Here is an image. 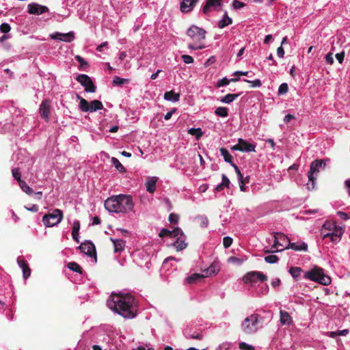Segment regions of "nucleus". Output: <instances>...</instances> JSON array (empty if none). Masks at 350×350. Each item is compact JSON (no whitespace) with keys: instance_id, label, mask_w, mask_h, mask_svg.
<instances>
[{"instance_id":"1","label":"nucleus","mask_w":350,"mask_h":350,"mask_svg":"<svg viewBox=\"0 0 350 350\" xmlns=\"http://www.w3.org/2000/svg\"><path fill=\"white\" fill-rule=\"evenodd\" d=\"M108 301L110 309L126 319H133L137 315V304L135 298L129 294L112 295Z\"/></svg>"},{"instance_id":"2","label":"nucleus","mask_w":350,"mask_h":350,"mask_svg":"<svg viewBox=\"0 0 350 350\" xmlns=\"http://www.w3.org/2000/svg\"><path fill=\"white\" fill-rule=\"evenodd\" d=\"M105 207L109 212L128 213L133 210L134 202L131 196L120 194L108 198Z\"/></svg>"},{"instance_id":"3","label":"nucleus","mask_w":350,"mask_h":350,"mask_svg":"<svg viewBox=\"0 0 350 350\" xmlns=\"http://www.w3.org/2000/svg\"><path fill=\"white\" fill-rule=\"evenodd\" d=\"M206 31L196 25L191 26L187 31V36L191 41L188 44V48L192 50H199L205 48L203 43L206 38Z\"/></svg>"},{"instance_id":"4","label":"nucleus","mask_w":350,"mask_h":350,"mask_svg":"<svg viewBox=\"0 0 350 350\" xmlns=\"http://www.w3.org/2000/svg\"><path fill=\"white\" fill-rule=\"evenodd\" d=\"M325 159H316L310 164V170L308 173L309 182L307 184L308 189H313L315 187L317 174L320 170H324L326 167Z\"/></svg>"},{"instance_id":"5","label":"nucleus","mask_w":350,"mask_h":350,"mask_svg":"<svg viewBox=\"0 0 350 350\" xmlns=\"http://www.w3.org/2000/svg\"><path fill=\"white\" fill-rule=\"evenodd\" d=\"M304 278L324 286L329 285L332 282L330 277L324 273L323 269L317 267L306 272Z\"/></svg>"},{"instance_id":"6","label":"nucleus","mask_w":350,"mask_h":350,"mask_svg":"<svg viewBox=\"0 0 350 350\" xmlns=\"http://www.w3.org/2000/svg\"><path fill=\"white\" fill-rule=\"evenodd\" d=\"M63 216V211L56 208L51 213L45 214L42 217V221L45 226L53 227L61 222Z\"/></svg>"},{"instance_id":"7","label":"nucleus","mask_w":350,"mask_h":350,"mask_svg":"<svg viewBox=\"0 0 350 350\" xmlns=\"http://www.w3.org/2000/svg\"><path fill=\"white\" fill-rule=\"evenodd\" d=\"M260 318L258 314H252L246 317L242 323L241 327L246 334H252L256 332L258 329V321Z\"/></svg>"},{"instance_id":"8","label":"nucleus","mask_w":350,"mask_h":350,"mask_svg":"<svg viewBox=\"0 0 350 350\" xmlns=\"http://www.w3.org/2000/svg\"><path fill=\"white\" fill-rule=\"evenodd\" d=\"M76 80L85 88V91L87 92H95L96 87L94 85L91 78L84 74L79 75Z\"/></svg>"},{"instance_id":"9","label":"nucleus","mask_w":350,"mask_h":350,"mask_svg":"<svg viewBox=\"0 0 350 350\" xmlns=\"http://www.w3.org/2000/svg\"><path fill=\"white\" fill-rule=\"evenodd\" d=\"M79 249L88 256L94 258L95 262H97L96 247L92 241H85L79 246Z\"/></svg>"},{"instance_id":"10","label":"nucleus","mask_w":350,"mask_h":350,"mask_svg":"<svg viewBox=\"0 0 350 350\" xmlns=\"http://www.w3.org/2000/svg\"><path fill=\"white\" fill-rule=\"evenodd\" d=\"M256 145L249 143L247 141L239 138L238 139V143L234 145L231 149L233 150H239L241 152H255Z\"/></svg>"},{"instance_id":"11","label":"nucleus","mask_w":350,"mask_h":350,"mask_svg":"<svg viewBox=\"0 0 350 350\" xmlns=\"http://www.w3.org/2000/svg\"><path fill=\"white\" fill-rule=\"evenodd\" d=\"M257 280L263 282L267 280V277L261 272L250 271L246 273V275L243 278V280L245 284L249 282H255Z\"/></svg>"},{"instance_id":"12","label":"nucleus","mask_w":350,"mask_h":350,"mask_svg":"<svg viewBox=\"0 0 350 350\" xmlns=\"http://www.w3.org/2000/svg\"><path fill=\"white\" fill-rule=\"evenodd\" d=\"M40 114L42 118H43L46 122L49 120V116L51 113V101L49 99H44L39 109Z\"/></svg>"},{"instance_id":"13","label":"nucleus","mask_w":350,"mask_h":350,"mask_svg":"<svg viewBox=\"0 0 350 350\" xmlns=\"http://www.w3.org/2000/svg\"><path fill=\"white\" fill-rule=\"evenodd\" d=\"M49 11V8L45 5H40L37 3H31L27 5V12L30 14L40 15Z\"/></svg>"},{"instance_id":"14","label":"nucleus","mask_w":350,"mask_h":350,"mask_svg":"<svg viewBox=\"0 0 350 350\" xmlns=\"http://www.w3.org/2000/svg\"><path fill=\"white\" fill-rule=\"evenodd\" d=\"M50 36L53 40H58L66 42H70L75 39V33L72 31L67 33L57 32L55 33L51 34Z\"/></svg>"},{"instance_id":"15","label":"nucleus","mask_w":350,"mask_h":350,"mask_svg":"<svg viewBox=\"0 0 350 350\" xmlns=\"http://www.w3.org/2000/svg\"><path fill=\"white\" fill-rule=\"evenodd\" d=\"M221 5V0H206V3L202 8L204 14H208L213 10H216L217 7Z\"/></svg>"},{"instance_id":"16","label":"nucleus","mask_w":350,"mask_h":350,"mask_svg":"<svg viewBox=\"0 0 350 350\" xmlns=\"http://www.w3.org/2000/svg\"><path fill=\"white\" fill-rule=\"evenodd\" d=\"M17 262L19 267L23 270V276L25 280L27 279L31 275V269L27 262L24 259L18 258L17 259Z\"/></svg>"},{"instance_id":"17","label":"nucleus","mask_w":350,"mask_h":350,"mask_svg":"<svg viewBox=\"0 0 350 350\" xmlns=\"http://www.w3.org/2000/svg\"><path fill=\"white\" fill-rule=\"evenodd\" d=\"M198 0H183L180 3V10L183 12H189L193 10Z\"/></svg>"},{"instance_id":"18","label":"nucleus","mask_w":350,"mask_h":350,"mask_svg":"<svg viewBox=\"0 0 350 350\" xmlns=\"http://www.w3.org/2000/svg\"><path fill=\"white\" fill-rule=\"evenodd\" d=\"M274 238H275V239H279L280 242L281 243H280V246L284 247L283 249L277 250L275 252H280V251H282L283 250H286L285 246L287 245L288 243H291L289 238L288 237L285 236L282 233H280V232L275 233Z\"/></svg>"},{"instance_id":"19","label":"nucleus","mask_w":350,"mask_h":350,"mask_svg":"<svg viewBox=\"0 0 350 350\" xmlns=\"http://www.w3.org/2000/svg\"><path fill=\"white\" fill-rule=\"evenodd\" d=\"M157 180L158 178L155 176L148 178L147 182L146 183V189L148 192L150 193H153L155 191Z\"/></svg>"},{"instance_id":"20","label":"nucleus","mask_w":350,"mask_h":350,"mask_svg":"<svg viewBox=\"0 0 350 350\" xmlns=\"http://www.w3.org/2000/svg\"><path fill=\"white\" fill-rule=\"evenodd\" d=\"M219 271V267L217 262H213L207 269L204 270V278L217 274Z\"/></svg>"},{"instance_id":"21","label":"nucleus","mask_w":350,"mask_h":350,"mask_svg":"<svg viewBox=\"0 0 350 350\" xmlns=\"http://www.w3.org/2000/svg\"><path fill=\"white\" fill-rule=\"evenodd\" d=\"M285 249H292L295 251H307L308 245L304 242H302L300 244L291 243L285 246Z\"/></svg>"},{"instance_id":"22","label":"nucleus","mask_w":350,"mask_h":350,"mask_svg":"<svg viewBox=\"0 0 350 350\" xmlns=\"http://www.w3.org/2000/svg\"><path fill=\"white\" fill-rule=\"evenodd\" d=\"M280 321L282 325H290L293 323V320L288 312L280 310Z\"/></svg>"},{"instance_id":"23","label":"nucleus","mask_w":350,"mask_h":350,"mask_svg":"<svg viewBox=\"0 0 350 350\" xmlns=\"http://www.w3.org/2000/svg\"><path fill=\"white\" fill-rule=\"evenodd\" d=\"M203 278H204V275L195 273L187 277L185 282L188 284H194Z\"/></svg>"},{"instance_id":"24","label":"nucleus","mask_w":350,"mask_h":350,"mask_svg":"<svg viewBox=\"0 0 350 350\" xmlns=\"http://www.w3.org/2000/svg\"><path fill=\"white\" fill-rule=\"evenodd\" d=\"M111 241L113 243L114 252H120L124 250L125 247V241L122 239H113L111 238Z\"/></svg>"},{"instance_id":"25","label":"nucleus","mask_w":350,"mask_h":350,"mask_svg":"<svg viewBox=\"0 0 350 350\" xmlns=\"http://www.w3.org/2000/svg\"><path fill=\"white\" fill-rule=\"evenodd\" d=\"M221 155L223 157L224 161L228 163L232 167V165H235L233 162L232 156L230 154L228 150L225 148H221L219 149Z\"/></svg>"},{"instance_id":"26","label":"nucleus","mask_w":350,"mask_h":350,"mask_svg":"<svg viewBox=\"0 0 350 350\" xmlns=\"http://www.w3.org/2000/svg\"><path fill=\"white\" fill-rule=\"evenodd\" d=\"M179 98L180 94L175 93L173 90L166 92L164 94V99L169 101L176 102L179 100Z\"/></svg>"},{"instance_id":"27","label":"nucleus","mask_w":350,"mask_h":350,"mask_svg":"<svg viewBox=\"0 0 350 350\" xmlns=\"http://www.w3.org/2000/svg\"><path fill=\"white\" fill-rule=\"evenodd\" d=\"M80 229V222L79 221H75L72 225V236L73 239L79 243V231Z\"/></svg>"},{"instance_id":"28","label":"nucleus","mask_w":350,"mask_h":350,"mask_svg":"<svg viewBox=\"0 0 350 350\" xmlns=\"http://www.w3.org/2000/svg\"><path fill=\"white\" fill-rule=\"evenodd\" d=\"M77 98L80 100L79 102V109L81 111L88 112L90 111V105L88 100L85 98L81 97L79 95H77Z\"/></svg>"},{"instance_id":"29","label":"nucleus","mask_w":350,"mask_h":350,"mask_svg":"<svg viewBox=\"0 0 350 350\" xmlns=\"http://www.w3.org/2000/svg\"><path fill=\"white\" fill-rule=\"evenodd\" d=\"M232 18L228 16L227 12H225V14L223 16V18L221 21H219L218 23V27L220 29H222V28L232 24Z\"/></svg>"},{"instance_id":"30","label":"nucleus","mask_w":350,"mask_h":350,"mask_svg":"<svg viewBox=\"0 0 350 350\" xmlns=\"http://www.w3.org/2000/svg\"><path fill=\"white\" fill-rule=\"evenodd\" d=\"M90 105V112L96 111L97 110H100L103 108V103L100 100H94L91 101Z\"/></svg>"},{"instance_id":"31","label":"nucleus","mask_w":350,"mask_h":350,"mask_svg":"<svg viewBox=\"0 0 350 350\" xmlns=\"http://www.w3.org/2000/svg\"><path fill=\"white\" fill-rule=\"evenodd\" d=\"M241 94H228L221 98V101L224 103H230L238 98Z\"/></svg>"},{"instance_id":"32","label":"nucleus","mask_w":350,"mask_h":350,"mask_svg":"<svg viewBox=\"0 0 350 350\" xmlns=\"http://www.w3.org/2000/svg\"><path fill=\"white\" fill-rule=\"evenodd\" d=\"M185 336L189 339H196V340H202L203 334L202 332H193L191 333L190 332L185 331Z\"/></svg>"},{"instance_id":"33","label":"nucleus","mask_w":350,"mask_h":350,"mask_svg":"<svg viewBox=\"0 0 350 350\" xmlns=\"http://www.w3.org/2000/svg\"><path fill=\"white\" fill-rule=\"evenodd\" d=\"M67 267L69 269L75 272L79 273L80 274H82L83 273V269L81 268V267L75 262H70L69 263H68Z\"/></svg>"},{"instance_id":"34","label":"nucleus","mask_w":350,"mask_h":350,"mask_svg":"<svg viewBox=\"0 0 350 350\" xmlns=\"http://www.w3.org/2000/svg\"><path fill=\"white\" fill-rule=\"evenodd\" d=\"M111 162L118 171H119L120 172H126L125 167L121 164V163L119 161L118 159H116V157H112Z\"/></svg>"},{"instance_id":"35","label":"nucleus","mask_w":350,"mask_h":350,"mask_svg":"<svg viewBox=\"0 0 350 350\" xmlns=\"http://www.w3.org/2000/svg\"><path fill=\"white\" fill-rule=\"evenodd\" d=\"M18 184L21 189L25 193L28 195H31L33 193V189L24 180L21 181Z\"/></svg>"},{"instance_id":"36","label":"nucleus","mask_w":350,"mask_h":350,"mask_svg":"<svg viewBox=\"0 0 350 350\" xmlns=\"http://www.w3.org/2000/svg\"><path fill=\"white\" fill-rule=\"evenodd\" d=\"M215 113L220 117H226L228 115V109L224 107H219L215 109Z\"/></svg>"},{"instance_id":"37","label":"nucleus","mask_w":350,"mask_h":350,"mask_svg":"<svg viewBox=\"0 0 350 350\" xmlns=\"http://www.w3.org/2000/svg\"><path fill=\"white\" fill-rule=\"evenodd\" d=\"M302 271V269L300 267H292L289 269V273L292 275V277L295 279H297L299 275L301 272Z\"/></svg>"},{"instance_id":"38","label":"nucleus","mask_w":350,"mask_h":350,"mask_svg":"<svg viewBox=\"0 0 350 350\" xmlns=\"http://www.w3.org/2000/svg\"><path fill=\"white\" fill-rule=\"evenodd\" d=\"M174 246L176 247L177 251H181L187 247V243H186L184 240H180L178 239L174 243Z\"/></svg>"},{"instance_id":"39","label":"nucleus","mask_w":350,"mask_h":350,"mask_svg":"<svg viewBox=\"0 0 350 350\" xmlns=\"http://www.w3.org/2000/svg\"><path fill=\"white\" fill-rule=\"evenodd\" d=\"M189 133L192 135H195L198 139L200 137H202V135L203 134L201 129H200V128H198V129L191 128L189 130Z\"/></svg>"},{"instance_id":"40","label":"nucleus","mask_w":350,"mask_h":350,"mask_svg":"<svg viewBox=\"0 0 350 350\" xmlns=\"http://www.w3.org/2000/svg\"><path fill=\"white\" fill-rule=\"evenodd\" d=\"M128 81H129V80L126 79H122L118 76H116L113 77V84L114 85H122L127 83Z\"/></svg>"},{"instance_id":"41","label":"nucleus","mask_w":350,"mask_h":350,"mask_svg":"<svg viewBox=\"0 0 350 350\" xmlns=\"http://www.w3.org/2000/svg\"><path fill=\"white\" fill-rule=\"evenodd\" d=\"M288 86L287 83H282L278 88V95H282L285 94L288 92Z\"/></svg>"},{"instance_id":"42","label":"nucleus","mask_w":350,"mask_h":350,"mask_svg":"<svg viewBox=\"0 0 350 350\" xmlns=\"http://www.w3.org/2000/svg\"><path fill=\"white\" fill-rule=\"evenodd\" d=\"M12 173L13 177L18 181V183L23 180H21V174L18 168L12 169Z\"/></svg>"},{"instance_id":"43","label":"nucleus","mask_w":350,"mask_h":350,"mask_svg":"<svg viewBox=\"0 0 350 350\" xmlns=\"http://www.w3.org/2000/svg\"><path fill=\"white\" fill-rule=\"evenodd\" d=\"M278 259L279 258H278V257L276 255H269V256H265V260L267 263H270V264H273V263L277 262Z\"/></svg>"},{"instance_id":"44","label":"nucleus","mask_w":350,"mask_h":350,"mask_svg":"<svg viewBox=\"0 0 350 350\" xmlns=\"http://www.w3.org/2000/svg\"><path fill=\"white\" fill-rule=\"evenodd\" d=\"M228 260V262L237 265H241L244 261L243 258H239L235 256L229 257Z\"/></svg>"},{"instance_id":"45","label":"nucleus","mask_w":350,"mask_h":350,"mask_svg":"<svg viewBox=\"0 0 350 350\" xmlns=\"http://www.w3.org/2000/svg\"><path fill=\"white\" fill-rule=\"evenodd\" d=\"M239 347L241 350H254L253 346L250 345L244 342H241L239 345Z\"/></svg>"},{"instance_id":"46","label":"nucleus","mask_w":350,"mask_h":350,"mask_svg":"<svg viewBox=\"0 0 350 350\" xmlns=\"http://www.w3.org/2000/svg\"><path fill=\"white\" fill-rule=\"evenodd\" d=\"M232 243V239L230 237H225L223 239V245L225 248L229 247Z\"/></svg>"},{"instance_id":"47","label":"nucleus","mask_w":350,"mask_h":350,"mask_svg":"<svg viewBox=\"0 0 350 350\" xmlns=\"http://www.w3.org/2000/svg\"><path fill=\"white\" fill-rule=\"evenodd\" d=\"M230 83V81L226 77H224L223 79L219 80L217 83V87H223L227 85Z\"/></svg>"},{"instance_id":"48","label":"nucleus","mask_w":350,"mask_h":350,"mask_svg":"<svg viewBox=\"0 0 350 350\" xmlns=\"http://www.w3.org/2000/svg\"><path fill=\"white\" fill-rule=\"evenodd\" d=\"M173 232H171L170 230L166 229V228H163L160 232H159V236L160 237H167V236H170L172 237V235Z\"/></svg>"},{"instance_id":"49","label":"nucleus","mask_w":350,"mask_h":350,"mask_svg":"<svg viewBox=\"0 0 350 350\" xmlns=\"http://www.w3.org/2000/svg\"><path fill=\"white\" fill-rule=\"evenodd\" d=\"M10 26L8 23H2L0 26V30L1 32L6 33L10 31Z\"/></svg>"},{"instance_id":"50","label":"nucleus","mask_w":350,"mask_h":350,"mask_svg":"<svg viewBox=\"0 0 350 350\" xmlns=\"http://www.w3.org/2000/svg\"><path fill=\"white\" fill-rule=\"evenodd\" d=\"M178 215L174 213H171L169 215V221L172 224H176L178 221Z\"/></svg>"},{"instance_id":"51","label":"nucleus","mask_w":350,"mask_h":350,"mask_svg":"<svg viewBox=\"0 0 350 350\" xmlns=\"http://www.w3.org/2000/svg\"><path fill=\"white\" fill-rule=\"evenodd\" d=\"M243 81L246 83H252V87H260L262 84L260 79H256L254 81H250L247 79H244Z\"/></svg>"},{"instance_id":"52","label":"nucleus","mask_w":350,"mask_h":350,"mask_svg":"<svg viewBox=\"0 0 350 350\" xmlns=\"http://www.w3.org/2000/svg\"><path fill=\"white\" fill-rule=\"evenodd\" d=\"M221 179H222V185L225 187L228 188L230 184V180L225 174L221 175Z\"/></svg>"},{"instance_id":"53","label":"nucleus","mask_w":350,"mask_h":350,"mask_svg":"<svg viewBox=\"0 0 350 350\" xmlns=\"http://www.w3.org/2000/svg\"><path fill=\"white\" fill-rule=\"evenodd\" d=\"M75 59L80 63V66L81 68L88 66V62L80 55H77Z\"/></svg>"},{"instance_id":"54","label":"nucleus","mask_w":350,"mask_h":350,"mask_svg":"<svg viewBox=\"0 0 350 350\" xmlns=\"http://www.w3.org/2000/svg\"><path fill=\"white\" fill-rule=\"evenodd\" d=\"M182 59L185 64H191L193 62V59L189 55H182Z\"/></svg>"},{"instance_id":"55","label":"nucleus","mask_w":350,"mask_h":350,"mask_svg":"<svg viewBox=\"0 0 350 350\" xmlns=\"http://www.w3.org/2000/svg\"><path fill=\"white\" fill-rule=\"evenodd\" d=\"M232 167L234 169L235 172L237 174L239 181L242 180L243 179V176L241 174L238 166L235 164V165H232Z\"/></svg>"},{"instance_id":"56","label":"nucleus","mask_w":350,"mask_h":350,"mask_svg":"<svg viewBox=\"0 0 350 350\" xmlns=\"http://www.w3.org/2000/svg\"><path fill=\"white\" fill-rule=\"evenodd\" d=\"M232 5H233L234 9L237 10V9L243 8L245 6V3L241 2L238 0H234L233 1Z\"/></svg>"},{"instance_id":"57","label":"nucleus","mask_w":350,"mask_h":350,"mask_svg":"<svg viewBox=\"0 0 350 350\" xmlns=\"http://www.w3.org/2000/svg\"><path fill=\"white\" fill-rule=\"evenodd\" d=\"M340 235L341 234H338L337 233H334L333 234H331L330 240L332 242L337 243L340 240Z\"/></svg>"},{"instance_id":"58","label":"nucleus","mask_w":350,"mask_h":350,"mask_svg":"<svg viewBox=\"0 0 350 350\" xmlns=\"http://www.w3.org/2000/svg\"><path fill=\"white\" fill-rule=\"evenodd\" d=\"M325 61L329 64H332L334 63V57L332 53H329L326 55Z\"/></svg>"},{"instance_id":"59","label":"nucleus","mask_w":350,"mask_h":350,"mask_svg":"<svg viewBox=\"0 0 350 350\" xmlns=\"http://www.w3.org/2000/svg\"><path fill=\"white\" fill-rule=\"evenodd\" d=\"M171 232H173L172 237H176L179 234L182 235L183 234V231L179 228H176L173 231H171Z\"/></svg>"},{"instance_id":"60","label":"nucleus","mask_w":350,"mask_h":350,"mask_svg":"<svg viewBox=\"0 0 350 350\" xmlns=\"http://www.w3.org/2000/svg\"><path fill=\"white\" fill-rule=\"evenodd\" d=\"M337 215L340 217V219L343 220H347L349 219V217L347 215V213H344L342 211H338Z\"/></svg>"},{"instance_id":"61","label":"nucleus","mask_w":350,"mask_h":350,"mask_svg":"<svg viewBox=\"0 0 350 350\" xmlns=\"http://www.w3.org/2000/svg\"><path fill=\"white\" fill-rule=\"evenodd\" d=\"M336 58L337 59L339 63H342L345 58V52L342 51L341 53H337L336 55Z\"/></svg>"},{"instance_id":"62","label":"nucleus","mask_w":350,"mask_h":350,"mask_svg":"<svg viewBox=\"0 0 350 350\" xmlns=\"http://www.w3.org/2000/svg\"><path fill=\"white\" fill-rule=\"evenodd\" d=\"M277 54L280 57H283L284 55V50L282 46H280L277 49Z\"/></svg>"},{"instance_id":"63","label":"nucleus","mask_w":350,"mask_h":350,"mask_svg":"<svg viewBox=\"0 0 350 350\" xmlns=\"http://www.w3.org/2000/svg\"><path fill=\"white\" fill-rule=\"evenodd\" d=\"M176 109H173L172 111L167 112L165 115V120H168L171 118L172 114L175 112Z\"/></svg>"},{"instance_id":"64","label":"nucleus","mask_w":350,"mask_h":350,"mask_svg":"<svg viewBox=\"0 0 350 350\" xmlns=\"http://www.w3.org/2000/svg\"><path fill=\"white\" fill-rule=\"evenodd\" d=\"M25 208L32 212H37L38 211V206L36 204H33L31 207L25 206Z\"/></svg>"}]
</instances>
